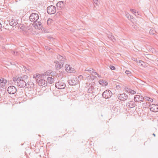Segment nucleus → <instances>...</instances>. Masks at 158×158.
Returning a JSON list of instances; mask_svg holds the SVG:
<instances>
[{
  "label": "nucleus",
  "instance_id": "nucleus-35",
  "mask_svg": "<svg viewBox=\"0 0 158 158\" xmlns=\"http://www.w3.org/2000/svg\"><path fill=\"white\" fill-rule=\"evenodd\" d=\"M110 68L112 70H114L115 69V67L112 65H110Z\"/></svg>",
  "mask_w": 158,
  "mask_h": 158
},
{
  "label": "nucleus",
  "instance_id": "nucleus-21",
  "mask_svg": "<svg viewBox=\"0 0 158 158\" xmlns=\"http://www.w3.org/2000/svg\"><path fill=\"white\" fill-rule=\"evenodd\" d=\"M47 81L50 84H52L54 82V78L51 77H48L47 79Z\"/></svg>",
  "mask_w": 158,
  "mask_h": 158
},
{
  "label": "nucleus",
  "instance_id": "nucleus-32",
  "mask_svg": "<svg viewBox=\"0 0 158 158\" xmlns=\"http://www.w3.org/2000/svg\"><path fill=\"white\" fill-rule=\"evenodd\" d=\"M35 25L37 26V27H38V26H39L40 27H41L42 25V23L40 22H38L37 23H36Z\"/></svg>",
  "mask_w": 158,
  "mask_h": 158
},
{
  "label": "nucleus",
  "instance_id": "nucleus-20",
  "mask_svg": "<svg viewBox=\"0 0 158 158\" xmlns=\"http://www.w3.org/2000/svg\"><path fill=\"white\" fill-rule=\"evenodd\" d=\"M99 84L103 86H106L107 85V82L105 80H100L99 81Z\"/></svg>",
  "mask_w": 158,
  "mask_h": 158
},
{
  "label": "nucleus",
  "instance_id": "nucleus-18",
  "mask_svg": "<svg viewBox=\"0 0 158 158\" xmlns=\"http://www.w3.org/2000/svg\"><path fill=\"white\" fill-rule=\"evenodd\" d=\"M124 89L127 92L130 93L132 94H136V92L134 90H133L130 88H129L127 87H125Z\"/></svg>",
  "mask_w": 158,
  "mask_h": 158
},
{
  "label": "nucleus",
  "instance_id": "nucleus-33",
  "mask_svg": "<svg viewBox=\"0 0 158 158\" xmlns=\"http://www.w3.org/2000/svg\"><path fill=\"white\" fill-rule=\"evenodd\" d=\"M40 77V74H36L34 75L33 76V78H36V77Z\"/></svg>",
  "mask_w": 158,
  "mask_h": 158
},
{
  "label": "nucleus",
  "instance_id": "nucleus-40",
  "mask_svg": "<svg viewBox=\"0 0 158 158\" xmlns=\"http://www.w3.org/2000/svg\"><path fill=\"white\" fill-rule=\"evenodd\" d=\"M2 25L0 23V30L2 28Z\"/></svg>",
  "mask_w": 158,
  "mask_h": 158
},
{
  "label": "nucleus",
  "instance_id": "nucleus-8",
  "mask_svg": "<svg viewBox=\"0 0 158 158\" xmlns=\"http://www.w3.org/2000/svg\"><path fill=\"white\" fill-rule=\"evenodd\" d=\"M118 98L121 101H125L127 99L128 96L126 94L123 93L118 94Z\"/></svg>",
  "mask_w": 158,
  "mask_h": 158
},
{
  "label": "nucleus",
  "instance_id": "nucleus-15",
  "mask_svg": "<svg viewBox=\"0 0 158 158\" xmlns=\"http://www.w3.org/2000/svg\"><path fill=\"white\" fill-rule=\"evenodd\" d=\"M96 92L95 89L94 87L91 86L88 89L87 92L88 93H90L94 95V94Z\"/></svg>",
  "mask_w": 158,
  "mask_h": 158
},
{
  "label": "nucleus",
  "instance_id": "nucleus-13",
  "mask_svg": "<svg viewBox=\"0 0 158 158\" xmlns=\"http://www.w3.org/2000/svg\"><path fill=\"white\" fill-rule=\"evenodd\" d=\"M55 63V66L56 69H60L61 67L63 66L64 64L60 63L59 61L56 60L54 62Z\"/></svg>",
  "mask_w": 158,
  "mask_h": 158
},
{
  "label": "nucleus",
  "instance_id": "nucleus-2",
  "mask_svg": "<svg viewBox=\"0 0 158 158\" xmlns=\"http://www.w3.org/2000/svg\"><path fill=\"white\" fill-rule=\"evenodd\" d=\"M55 86L59 89H63L66 87V84L64 81H59L56 83Z\"/></svg>",
  "mask_w": 158,
  "mask_h": 158
},
{
  "label": "nucleus",
  "instance_id": "nucleus-9",
  "mask_svg": "<svg viewBox=\"0 0 158 158\" xmlns=\"http://www.w3.org/2000/svg\"><path fill=\"white\" fill-rule=\"evenodd\" d=\"M17 91L16 88L14 86H9L7 89L8 93L10 94H15Z\"/></svg>",
  "mask_w": 158,
  "mask_h": 158
},
{
  "label": "nucleus",
  "instance_id": "nucleus-3",
  "mask_svg": "<svg viewBox=\"0 0 158 158\" xmlns=\"http://www.w3.org/2000/svg\"><path fill=\"white\" fill-rule=\"evenodd\" d=\"M39 18L38 15L35 13H32L30 15L29 19L30 20L34 23H35L37 21L38 19Z\"/></svg>",
  "mask_w": 158,
  "mask_h": 158
},
{
  "label": "nucleus",
  "instance_id": "nucleus-46",
  "mask_svg": "<svg viewBox=\"0 0 158 158\" xmlns=\"http://www.w3.org/2000/svg\"><path fill=\"white\" fill-rule=\"evenodd\" d=\"M47 47V48H46V49H47V48H48V47Z\"/></svg>",
  "mask_w": 158,
  "mask_h": 158
},
{
  "label": "nucleus",
  "instance_id": "nucleus-17",
  "mask_svg": "<svg viewBox=\"0 0 158 158\" xmlns=\"http://www.w3.org/2000/svg\"><path fill=\"white\" fill-rule=\"evenodd\" d=\"M65 70L69 73H72L73 71H74L73 69H72L71 67H70L69 65H68L67 64H66L65 67Z\"/></svg>",
  "mask_w": 158,
  "mask_h": 158
},
{
  "label": "nucleus",
  "instance_id": "nucleus-41",
  "mask_svg": "<svg viewBox=\"0 0 158 158\" xmlns=\"http://www.w3.org/2000/svg\"><path fill=\"white\" fill-rule=\"evenodd\" d=\"M94 74L95 75H98V74L97 73H96V72H94Z\"/></svg>",
  "mask_w": 158,
  "mask_h": 158
},
{
  "label": "nucleus",
  "instance_id": "nucleus-14",
  "mask_svg": "<svg viewBox=\"0 0 158 158\" xmlns=\"http://www.w3.org/2000/svg\"><path fill=\"white\" fill-rule=\"evenodd\" d=\"M135 104L134 101H130L126 104V106L128 107L132 108L135 106Z\"/></svg>",
  "mask_w": 158,
  "mask_h": 158
},
{
  "label": "nucleus",
  "instance_id": "nucleus-29",
  "mask_svg": "<svg viewBox=\"0 0 158 158\" xmlns=\"http://www.w3.org/2000/svg\"><path fill=\"white\" fill-rule=\"evenodd\" d=\"M125 73L129 76H131V72L128 70H126L125 71Z\"/></svg>",
  "mask_w": 158,
  "mask_h": 158
},
{
  "label": "nucleus",
  "instance_id": "nucleus-25",
  "mask_svg": "<svg viewBox=\"0 0 158 158\" xmlns=\"http://www.w3.org/2000/svg\"><path fill=\"white\" fill-rule=\"evenodd\" d=\"M126 16L129 20H131L133 19V17L128 13H127L126 14Z\"/></svg>",
  "mask_w": 158,
  "mask_h": 158
},
{
  "label": "nucleus",
  "instance_id": "nucleus-27",
  "mask_svg": "<svg viewBox=\"0 0 158 158\" xmlns=\"http://www.w3.org/2000/svg\"><path fill=\"white\" fill-rule=\"evenodd\" d=\"M20 79V77H13V80L14 82L16 83L19 80V79Z\"/></svg>",
  "mask_w": 158,
  "mask_h": 158
},
{
  "label": "nucleus",
  "instance_id": "nucleus-26",
  "mask_svg": "<svg viewBox=\"0 0 158 158\" xmlns=\"http://www.w3.org/2000/svg\"><path fill=\"white\" fill-rule=\"evenodd\" d=\"M20 77V79H23L26 81V79L28 78V77L27 75H24Z\"/></svg>",
  "mask_w": 158,
  "mask_h": 158
},
{
  "label": "nucleus",
  "instance_id": "nucleus-36",
  "mask_svg": "<svg viewBox=\"0 0 158 158\" xmlns=\"http://www.w3.org/2000/svg\"><path fill=\"white\" fill-rule=\"evenodd\" d=\"M154 32H155V31H154L153 30H152V29H151L150 30V34H154Z\"/></svg>",
  "mask_w": 158,
  "mask_h": 158
},
{
  "label": "nucleus",
  "instance_id": "nucleus-30",
  "mask_svg": "<svg viewBox=\"0 0 158 158\" xmlns=\"http://www.w3.org/2000/svg\"><path fill=\"white\" fill-rule=\"evenodd\" d=\"M93 1L96 6H98L99 4V2L98 0H93Z\"/></svg>",
  "mask_w": 158,
  "mask_h": 158
},
{
  "label": "nucleus",
  "instance_id": "nucleus-12",
  "mask_svg": "<svg viewBox=\"0 0 158 158\" xmlns=\"http://www.w3.org/2000/svg\"><path fill=\"white\" fill-rule=\"evenodd\" d=\"M134 101L136 102H139V101L143 102L144 100L143 97L139 95H136L134 98Z\"/></svg>",
  "mask_w": 158,
  "mask_h": 158
},
{
  "label": "nucleus",
  "instance_id": "nucleus-4",
  "mask_svg": "<svg viewBox=\"0 0 158 158\" xmlns=\"http://www.w3.org/2000/svg\"><path fill=\"white\" fill-rule=\"evenodd\" d=\"M112 95V93L109 90H106L102 94V96L103 98L106 99H108L110 98Z\"/></svg>",
  "mask_w": 158,
  "mask_h": 158
},
{
  "label": "nucleus",
  "instance_id": "nucleus-28",
  "mask_svg": "<svg viewBox=\"0 0 158 158\" xmlns=\"http://www.w3.org/2000/svg\"><path fill=\"white\" fill-rule=\"evenodd\" d=\"M52 20L50 18L48 19L47 21V24L48 25H50L52 22Z\"/></svg>",
  "mask_w": 158,
  "mask_h": 158
},
{
  "label": "nucleus",
  "instance_id": "nucleus-31",
  "mask_svg": "<svg viewBox=\"0 0 158 158\" xmlns=\"http://www.w3.org/2000/svg\"><path fill=\"white\" fill-rule=\"evenodd\" d=\"M12 53L15 56H16L18 55V52L16 51H11Z\"/></svg>",
  "mask_w": 158,
  "mask_h": 158
},
{
  "label": "nucleus",
  "instance_id": "nucleus-47",
  "mask_svg": "<svg viewBox=\"0 0 158 158\" xmlns=\"http://www.w3.org/2000/svg\"><path fill=\"white\" fill-rule=\"evenodd\" d=\"M47 47V48H46V49H47V48H48V47Z\"/></svg>",
  "mask_w": 158,
  "mask_h": 158
},
{
  "label": "nucleus",
  "instance_id": "nucleus-24",
  "mask_svg": "<svg viewBox=\"0 0 158 158\" xmlns=\"http://www.w3.org/2000/svg\"><path fill=\"white\" fill-rule=\"evenodd\" d=\"M108 37L109 39H110L113 42H114L115 41V39H114V38L113 35H109L108 36Z\"/></svg>",
  "mask_w": 158,
  "mask_h": 158
},
{
  "label": "nucleus",
  "instance_id": "nucleus-39",
  "mask_svg": "<svg viewBox=\"0 0 158 158\" xmlns=\"http://www.w3.org/2000/svg\"><path fill=\"white\" fill-rule=\"evenodd\" d=\"M94 10H97V8L95 6H94Z\"/></svg>",
  "mask_w": 158,
  "mask_h": 158
},
{
  "label": "nucleus",
  "instance_id": "nucleus-37",
  "mask_svg": "<svg viewBox=\"0 0 158 158\" xmlns=\"http://www.w3.org/2000/svg\"><path fill=\"white\" fill-rule=\"evenodd\" d=\"M144 99H145L146 101H148L149 97H143Z\"/></svg>",
  "mask_w": 158,
  "mask_h": 158
},
{
  "label": "nucleus",
  "instance_id": "nucleus-34",
  "mask_svg": "<svg viewBox=\"0 0 158 158\" xmlns=\"http://www.w3.org/2000/svg\"><path fill=\"white\" fill-rule=\"evenodd\" d=\"M88 71L89 72L91 73H94V69L92 68H90L89 69Z\"/></svg>",
  "mask_w": 158,
  "mask_h": 158
},
{
  "label": "nucleus",
  "instance_id": "nucleus-11",
  "mask_svg": "<svg viewBox=\"0 0 158 158\" xmlns=\"http://www.w3.org/2000/svg\"><path fill=\"white\" fill-rule=\"evenodd\" d=\"M18 23V20L15 18H12L9 20V24L12 26L14 27L16 26Z\"/></svg>",
  "mask_w": 158,
  "mask_h": 158
},
{
  "label": "nucleus",
  "instance_id": "nucleus-38",
  "mask_svg": "<svg viewBox=\"0 0 158 158\" xmlns=\"http://www.w3.org/2000/svg\"><path fill=\"white\" fill-rule=\"evenodd\" d=\"M149 100H148V101H149L150 102H152L153 101V100L151 98H149Z\"/></svg>",
  "mask_w": 158,
  "mask_h": 158
},
{
  "label": "nucleus",
  "instance_id": "nucleus-22",
  "mask_svg": "<svg viewBox=\"0 0 158 158\" xmlns=\"http://www.w3.org/2000/svg\"><path fill=\"white\" fill-rule=\"evenodd\" d=\"M7 83V80L4 78H1L0 79V83H3L5 84Z\"/></svg>",
  "mask_w": 158,
  "mask_h": 158
},
{
  "label": "nucleus",
  "instance_id": "nucleus-16",
  "mask_svg": "<svg viewBox=\"0 0 158 158\" xmlns=\"http://www.w3.org/2000/svg\"><path fill=\"white\" fill-rule=\"evenodd\" d=\"M64 3L62 1L59 2L56 4V6H57L58 9L59 10H60L62 8L64 7Z\"/></svg>",
  "mask_w": 158,
  "mask_h": 158
},
{
  "label": "nucleus",
  "instance_id": "nucleus-42",
  "mask_svg": "<svg viewBox=\"0 0 158 158\" xmlns=\"http://www.w3.org/2000/svg\"><path fill=\"white\" fill-rule=\"evenodd\" d=\"M142 62L143 63V61L142 60H139V63H141Z\"/></svg>",
  "mask_w": 158,
  "mask_h": 158
},
{
  "label": "nucleus",
  "instance_id": "nucleus-44",
  "mask_svg": "<svg viewBox=\"0 0 158 158\" xmlns=\"http://www.w3.org/2000/svg\"><path fill=\"white\" fill-rule=\"evenodd\" d=\"M152 135L154 136V137H155L156 136V135L154 133H153L152 134Z\"/></svg>",
  "mask_w": 158,
  "mask_h": 158
},
{
  "label": "nucleus",
  "instance_id": "nucleus-6",
  "mask_svg": "<svg viewBox=\"0 0 158 158\" xmlns=\"http://www.w3.org/2000/svg\"><path fill=\"white\" fill-rule=\"evenodd\" d=\"M26 81L20 79L17 82L16 85L20 88L24 87L25 86H27V83H26Z\"/></svg>",
  "mask_w": 158,
  "mask_h": 158
},
{
  "label": "nucleus",
  "instance_id": "nucleus-7",
  "mask_svg": "<svg viewBox=\"0 0 158 158\" xmlns=\"http://www.w3.org/2000/svg\"><path fill=\"white\" fill-rule=\"evenodd\" d=\"M36 82L40 86H42L45 87L47 85V81L44 80L42 79H37Z\"/></svg>",
  "mask_w": 158,
  "mask_h": 158
},
{
  "label": "nucleus",
  "instance_id": "nucleus-1",
  "mask_svg": "<svg viewBox=\"0 0 158 158\" xmlns=\"http://www.w3.org/2000/svg\"><path fill=\"white\" fill-rule=\"evenodd\" d=\"M83 78L82 75H80L78 77H74L71 80H69V83L71 85H75L79 83L78 78L81 79Z\"/></svg>",
  "mask_w": 158,
  "mask_h": 158
},
{
  "label": "nucleus",
  "instance_id": "nucleus-10",
  "mask_svg": "<svg viewBox=\"0 0 158 158\" xmlns=\"http://www.w3.org/2000/svg\"><path fill=\"white\" fill-rule=\"evenodd\" d=\"M150 109L151 111L156 112L158 111V105L152 104L150 106Z\"/></svg>",
  "mask_w": 158,
  "mask_h": 158
},
{
  "label": "nucleus",
  "instance_id": "nucleus-5",
  "mask_svg": "<svg viewBox=\"0 0 158 158\" xmlns=\"http://www.w3.org/2000/svg\"><path fill=\"white\" fill-rule=\"evenodd\" d=\"M56 11V8L53 6L51 5L48 6L47 8V12L50 15L54 14Z\"/></svg>",
  "mask_w": 158,
  "mask_h": 158
},
{
  "label": "nucleus",
  "instance_id": "nucleus-19",
  "mask_svg": "<svg viewBox=\"0 0 158 158\" xmlns=\"http://www.w3.org/2000/svg\"><path fill=\"white\" fill-rule=\"evenodd\" d=\"M57 57L58 59L60 61L59 62H60V63H63L64 64V62L66 60L65 58H64L62 56L60 55H58Z\"/></svg>",
  "mask_w": 158,
  "mask_h": 158
},
{
  "label": "nucleus",
  "instance_id": "nucleus-43",
  "mask_svg": "<svg viewBox=\"0 0 158 158\" xmlns=\"http://www.w3.org/2000/svg\"><path fill=\"white\" fill-rule=\"evenodd\" d=\"M97 76L98 77H99V78H101V76L99 75L98 74V75H97Z\"/></svg>",
  "mask_w": 158,
  "mask_h": 158
},
{
  "label": "nucleus",
  "instance_id": "nucleus-23",
  "mask_svg": "<svg viewBox=\"0 0 158 158\" xmlns=\"http://www.w3.org/2000/svg\"><path fill=\"white\" fill-rule=\"evenodd\" d=\"M130 11L133 13L135 15H139V14L138 13V12H136V10H134V9H130Z\"/></svg>",
  "mask_w": 158,
  "mask_h": 158
},
{
  "label": "nucleus",
  "instance_id": "nucleus-45",
  "mask_svg": "<svg viewBox=\"0 0 158 158\" xmlns=\"http://www.w3.org/2000/svg\"><path fill=\"white\" fill-rule=\"evenodd\" d=\"M141 64V65L142 66V65H143V64Z\"/></svg>",
  "mask_w": 158,
  "mask_h": 158
}]
</instances>
